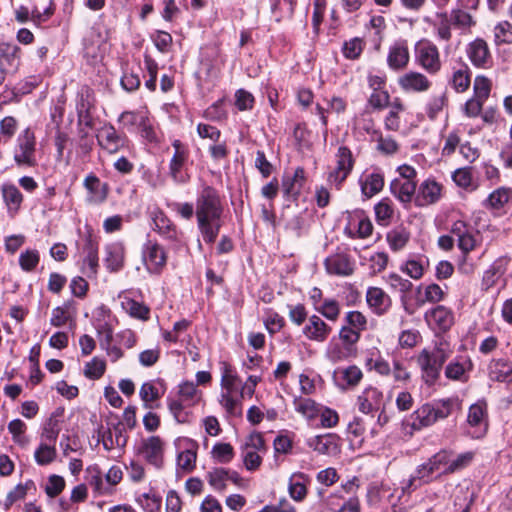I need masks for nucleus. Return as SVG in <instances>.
<instances>
[{
    "mask_svg": "<svg viewBox=\"0 0 512 512\" xmlns=\"http://www.w3.org/2000/svg\"><path fill=\"white\" fill-rule=\"evenodd\" d=\"M425 320L434 329L445 332L453 325L454 317L450 309L438 305L425 313Z\"/></svg>",
    "mask_w": 512,
    "mask_h": 512,
    "instance_id": "obj_27",
    "label": "nucleus"
},
{
    "mask_svg": "<svg viewBox=\"0 0 512 512\" xmlns=\"http://www.w3.org/2000/svg\"><path fill=\"white\" fill-rule=\"evenodd\" d=\"M13 158L17 165L34 167L36 159V137L31 128L24 129L17 137L13 151Z\"/></svg>",
    "mask_w": 512,
    "mask_h": 512,
    "instance_id": "obj_6",
    "label": "nucleus"
},
{
    "mask_svg": "<svg viewBox=\"0 0 512 512\" xmlns=\"http://www.w3.org/2000/svg\"><path fill=\"white\" fill-rule=\"evenodd\" d=\"M286 229L293 233L296 237H301L308 230V222L306 219V212L303 211L290 220L285 225Z\"/></svg>",
    "mask_w": 512,
    "mask_h": 512,
    "instance_id": "obj_63",
    "label": "nucleus"
},
{
    "mask_svg": "<svg viewBox=\"0 0 512 512\" xmlns=\"http://www.w3.org/2000/svg\"><path fill=\"white\" fill-rule=\"evenodd\" d=\"M441 197V185L435 180L427 179L419 186L415 196V203L418 206H425L436 203Z\"/></svg>",
    "mask_w": 512,
    "mask_h": 512,
    "instance_id": "obj_31",
    "label": "nucleus"
},
{
    "mask_svg": "<svg viewBox=\"0 0 512 512\" xmlns=\"http://www.w3.org/2000/svg\"><path fill=\"white\" fill-rule=\"evenodd\" d=\"M213 459L221 464H227L234 458V449L229 443H217L211 450Z\"/></svg>",
    "mask_w": 512,
    "mask_h": 512,
    "instance_id": "obj_60",
    "label": "nucleus"
},
{
    "mask_svg": "<svg viewBox=\"0 0 512 512\" xmlns=\"http://www.w3.org/2000/svg\"><path fill=\"white\" fill-rule=\"evenodd\" d=\"M345 232L350 238L365 239L371 236L373 232V224L371 220L363 214V212H357L350 218L349 223L345 228Z\"/></svg>",
    "mask_w": 512,
    "mask_h": 512,
    "instance_id": "obj_29",
    "label": "nucleus"
},
{
    "mask_svg": "<svg viewBox=\"0 0 512 512\" xmlns=\"http://www.w3.org/2000/svg\"><path fill=\"white\" fill-rule=\"evenodd\" d=\"M451 350L446 342L435 343L433 348L422 349L416 357V363L421 371L422 381L433 386L439 380L441 370L445 362L449 359Z\"/></svg>",
    "mask_w": 512,
    "mask_h": 512,
    "instance_id": "obj_3",
    "label": "nucleus"
},
{
    "mask_svg": "<svg viewBox=\"0 0 512 512\" xmlns=\"http://www.w3.org/2000/svg\"><path fill=\"white\" fill-rule=\"evenodd\" d=\"M206 479L209 485L216 491H224L227 482H232L236 486L243 485V478L235 470L224 467H213L206 473Z\"/></svg>",
    "mask_w": 512,
    "mask_h": 512,
    "instance_id": "obj_16",
    "label": "nucleus"
},
{
    "mask_svg": "<svg viewBox=\"0 0 512 512\" xmlns=\"http://www.w3.org/2000/svg\"><path fill=\"white\" fill-rule=\"evenodd\" d=\"M7 428L9 433L12 435L13 441L16 444L21 446L27 444L28 440L24 435L27 430V425L25 424L24 421H22L21 419H14L9 422Z\"/></svg>",
    "mask_w": 512,
    "mask_h": 512,
    "instance_id": "obj_64",
    "label": "nucleus"
},
{
    "mask_svg": "<svg viewBox=\"0 0 512 512\" xmlns=\"http://www.w3.org/2000/svg\"><path fill=\"white\" fill-rule=\"evenodd\" d=\"M374 211H375L376 221L379 225H382V226L389 225V223L393 217V214H394V209H393L389 199L385 198V199H382L380 202H378L374 206Z\"/></svg>",
    "mask_w": 512,
    "mask_h": 512,
    "instance_id": "obj_51",
    "label": "nucleus"
},
{
    "mask_svg": "<svg viewBox=\"0 0 512 512\" xmlns=\"http://www.w3.org/2000/svg\"><path fill=\"white\" fill-rule=\"evenodd\" d=\"M57 455L54 444L41 442L39 447L35 450L34 458L38 465L45 466L52 463Z\"/></svg>",
    "mask_w": 512,
    "mask_h": 512,
    "instance_id": "obj_48",
    "label": "nucleus"
},
{
    "mask_svg": "<svg viewBox=\"0 0 512 512\" xmlns=\"http://www.w3.org/2000/svg\"><path fill=\"white\" fill-rule=\"evenodd\" d=\"M467 422L472 428L476 429L470 432L473 438H480L484 435L487 430L486 405L480 402L471 405L468 411Z\"/></svg>",
    "mask_w": 512,
    "mask_h": 512,
    "instance_id": "obj_30",
    "label": "nucleus"
},
{
    "mask_svg": "<svg viewBox=\"0 0 512 512\" xmlns=\"http://www.w3.org/2000/svg\"><path fill=\"white\" fill-rule=\"evenodd\" d=\"M492 83L491 80L483 75H478L473 83V97L485 102L490 95Z\"/></svg>",
    "mask_w": 512,
    "mask_h": 512,
    "instance_id": "obj_61",
    "label": "nucleus"
},
{
    "mask_svg": "<svg viewBox=\"0 0 512 512\" xmlns=\"http://www.w3.org/2000/svg\"><path fill=\"white\" fill-rule=\"evenodd\" d=\"M449 83L457 93L465 92L471 83L469 68L466 66L455 70Z\"/></svg>",
    "mask_w": 512,
    "mask_h": 512,
    "instance_id": "obj_50",
    "label": "nucleus"
},
{
    "mask_svg": "<svg viewBox=\"0 0 512 512\" xmlns=\"http://www.w3.org/2000/svg\"><path fill=\"white\" fill-rule=\"evenodd\" d=\"M466 54L472 65L480 69H489L493 65V57L488 43L482 38L471 41L466 48Z\"/></svg>",
    "mask_w": 512,
    "mask_h": 512,
    "instance_id": "obj_12",
    "label": "nucleus"
},
{
    "mask_svg": "<svg viewBox=\"0 0 512 512\" xmlns=\"http://www.w3.org/2000/svg\"><path fill=\"white\" fill-rule=\"evenodd\" d=\"M448 18L451 20L452 25L459 29H468L475 25L471 14L460 7L452 9L450 14H448Z\"/></svg>",
    "mask_w": 512,
    "mask_h": 512,
    "instance_id": "obj_49",
    "label": "nucleus"
},
{
    "mask_svg": "<svg viewBox=\"0 0 512 512\" xmlns=\"http://www.w3.org/2000/svg\"><path fill=\"white\" fill-rule=\"evenodd\" d=\"M331 332L332 327L317 314L311 315L302 329V333L306 339L318 343L325 342Z\"/></svg>",
    "mask_w": 512,
    "mask_h": 512,
    "instance_id": "obj_20",
    "label": "nucleus"
},
{
    "mask_svg": "<svg viewBox=\"0 0 512 512\" xmlns=\"http://www.w3.org/2000/svg\"><path fill=\"white\" fill-rule=\"evenodd\" d=\"M98 145L109 154H115L128 146L125 134L117 132L110 124L101 127L97 133Z\"/></svg>",
    "mask_w": 512,
    "mask_h": 512,
    "instance_id": "obj_10",
    "label": "nucleus"
},
{
    "mask_svg": "<svg viewBox=\"0 0 512 512\" xmlns=\"http://www.w3.org/2000/svg\"><path fill=\"white\" fill-rule=\"evenodd\" d=\"M295 410L309 420L316 418L320 413V406L310 398H296Z\"/></svg>",
    "mask_w": 512,
    "mask_h": 512,
    "instance_id": "obj_47",
    "label": "nucleus"
},
{
    "mask_svg": "<svg viewBox=\"0 0 512 512\" xmlns=\"http://www.w3.org/2000/svg\"><path fill=\"white\" fill-rule=\"evenodd\" d=\"M151 219L153 222V230L156 231L164 239L180 242L182 232L178 230L177 226L161 209H155L151 212Z\"/></svg>",
    "mask_w": 512,
    "mask_h": 512,
    "instance_id": "obj_18",
    "label": "nucleus"
},
{
    "mask_svg": "<svg viewBox=\"0 0 512 512\" xmlns=\"http://www.w3.org/2000/svg\"><path fill=\"white\" fill-rule=\"evenodd\" d=\"M512 197V189L508 187H500L494 190L484 200L483 206L489 209H501Z\"/></svg>",
    "mask_w": 512,
    "mask_h": 512,
    "instance_id": "obj_39",
    "label": "nucleus"
},
{
    "mask_svg": "<svg viewBox=\"0 0 512 512\" xmlns=\"http://www.w3.org/2000/svg\"><path fill=\"white\" fill-rule=\"evenodd\" d=\"M451 20L448 18L447 13L437 14V20L433 23V29L436 36L443 41H450L452 38Z\"/></svg>",
    "mask_w": 512,
    "mask_h": 512,
    "instance_id": "obj_53",
    "label": "nucleus"
},
{
    "mask_svg": "<svg viewBox=\"0 0 512 512\" xmlns=\"http://www.w3.org/2000/svg\"><path fill=\"white\" fill-rule=\"evenodd\" d=\"M190 405L191 403L185 404L182 399H168L169 411L178 423L189 422L190 413L186 410V407Z\"/></svg>",
    "mask_w": 512,
    "mask_h": 512,
    "instance_id": "obj_54",
    "label": "nucleus"
},
{
    "mask_svg": "<svg viewBox=\"0 0 512 512\" xmlns=\"http://www.w3.org/2000/svg\"><path fill=\"white\" fill-rule=\"evenodd\" d=\"M316 312L327 320L335 322L340 316L341 306L336 299L325 298L323 304L317 308Z\"/></svg>",
    "mask_w": 512,
    "mask_h": 512,
    "instance_id": "obj_55",
    "label": "nucleus"
},
{
    "mask_svg": "<svg viewBox=\"0 0 512 512\" xmlns=\"http://www.w3.org/2000/svg\"><path fill=\"white\" fill-rule=\"evenodd\" d=\"M271 12L275 20L280 22L284 17L291 18L294 14L297 0H270Z\"/></svg>",
    "mask_w": 512,
    "mask_h": 512,
    "instance_id": "obj_42",
    "label": "nucleus"
},
{
    "mask_svg": "<svg viewBox=\"0 0 512 512\" xmlns=\"http://www.w3.org/2000/svg\"><path fill=\"white\" fill-rule=\"evenodd\" d=\"M1 194L8 216L14 218L19 213L23 202L21 191L14 184L5 183L1 186Z\"/></svg>",
    "mask_w": 512,
    "mask_h": 512,
    "instance_id": "obj_32",
    "label": "nucleus"
},
{
    "mask_svg": "<svg viewBox=\"0 0 512 512\" xmlns=\"http://www.w3.org/2000/svg\"><path fill=\"white\" fill-rule=\"evenodd\" d=\"M364 48V40L360 37H354L343 43L342 54L346 59L356 60L361 56Z\"/></svg>",
    "mask_w": 512,
    "mask_h": 512,
    "instance_id": "obj_52",
    "label": "nucleus"
},
{
    "mask_svg": "<svg viewBox=\"0 0 512 512\" xmlns=\"http://www.w3.org/2000/svg\"><path fill=\"white\" fill-rule=\"evenodd\" d=\"M389 247L392 251L402 250L410 239V233L405 228H395L387 233L386 236Z\"/></svg>",
    "mask_w": 512,
    "mask_h": 512,
    "instance_id": "obj_44",
    "label": "nucleus"
},
{
    "mask_svg": "<svg viewBox=\"0 0 512 512\" xmlns=\"http://www.w3.org/2000/svg\"><path fill=\"white\" fill-rule=\"evenodd\" d=\"M84 252L85 257L83 259V265L88 268L86 273L88 276L95 275L97 273L99 261L98 245L91 238H88L84 246Z\"/></svg>",
    "mask_w": 512,
    "mask_h": 512,
    "instance_id": "obj_40",
    "label": "nucleus"
},
{
    "mask_svg": "<svg viewBox=\"0 0 512 512\" xmlns=\"http://www.w3.org/2000/svg\"><path fill=\"white\" fill-rule=\"evenodd\" d=\"M21 49L16 44L0 42V71L8 75L15 74L20 66Z\"/></svg>",
    "mask_w": 512,
    "mask_h": 512,
    "instance_id": "obj_21",
    "label": "nucleus"
},
{
    "mask_svg": "<svg viewBox=\"0 0 512 512\" xmlns=\"http://www.w3.org/2000/svg\"><path fill=\"white\" fill-rule=\"evenodd\" d=\"M122 308L133 318L146 321L149 319L150 309L142 302L125 297L121 303Z\"/></svg>",
    "mask_w": 512,
    "mask_h": 512,
    "instance_id": "obj_41",
    "label": "nucleus"
},
{
    "mask_svg": "<svg viewBox=\"0 0 512 512\" xmlns=\"http://www.w3.org/2000/svg\"><path fill=\"white\" fill-rule=\"evenodd\" d=\"M448 103L447 92L433 94L426 104V114L429 119L434 120Z\"/></svg>",
    "mask_w": 512,
    "mask_h": 512,
    "instance_id": "obj_45",
    "label": "nucleus"
},
{
    "mask_svg": "<svg viewBox=\"0 0 512 512\" xmlns=\"http://www.w3.org/2000/svg\"><path fill=\"white\" fill-rule=\"evenodd\" d=\"M338 336L343 344V347L348 352H351L355 349L356 344L361 338V334L359 332L345 324L340 328Z\"/></svg>",
    "mask_w": 512,
    "mask_h": 512,
    "instance_id": "obj_57",
    "label": "nucleus"
},
{
    "mask_svg": "<svg viewBox=\"0 0 512 512\" xmlns=\"http://www.w3.org/2000/svg\"><path fill=\"white\" fill-rule=\"evenodd\" d=\"M344 324L360 334L367 329L368 321L360 311H348L344 317Z\"/></svg>",
    "mask_w": 512,
    "mask_h": 512,
    "instance_id": "obj_62",
    "label": "nucleus"
},
{
    "mask_svg": "<svg viewBox=\"0 0 512 512\" xmlns=\"http://www.w3.org/2000/svg\"><path fill=\"white\" fill-rule=\"evenodd\" d=\"M398 85L405 92L422 93L430 89L431 81L423 73L410 71L398 78Z\"/></svg>",
    "mask_w": 512,
    "mask_h": 512,
    "instance_id": "obj_25",
    "label": "nucleus"
},
{
    "mask_svg": "<svg viewBox=\"0 0 512 512\" xmlns=\"http://www.w3.org/2000/svg\"><path fill=\"white\" fill-rule=\"evenodd\" d=\"M474 458V453L471 451L458 454L454 457L449 456V465L442 471L443 474H453L470 465Z\"/></svg>",
    "mask_w": 512,
    "mask_h": 512,
    "instance_id": "obj_46",
    "label": "nucleus"
},
{
    "mask_svg": "<svg viewBox=\"0 0 512 512\" xmlns=\"http://www.w3.org/2000/svg\"><path fill=\"white\" fill-rule=\"evenodd\" d=\"M494 42L497 46L512 43V24L501 21L494 27Z\"/></svg>",
    "mask_w": 512,
    "mask_h": 512,
    "instance_id": "obj_59",
    "label": "nucleus"
},
{
    "mask_svg": "<svg viewBox=\"0 0 512 512\" xmlns=\"http://www.w3.org/2000/svg\"><path fill=\"white\" fill-rule=\"evenodd\" d=\"M398 176L390 183L391 194L405 206L415 199L417 172L414 167L403 164L397 168Z\"/></svg>",
    "mask_w": 512,
    "mask_h": 512,
    "instance_id": "obj_4",
    "label": "nucleus"
},
{
    "mask_svg": "<svg viewBox=\"0 0 512 512\" xmlns=\"http://www.w3.org/2000/svg\"><path fill=\"white\" fill-rule=\"evenodd\" d=\"M138 454L150 465L162 468L164 462V442L159 436H150L141 441Z\"/></svg>",
    "mask_w": 512,
    "mask_h": 512,
    "instance_id": "obj_11",
    "label": "nucleus"
},
{
    "mask_svg": "<svg viewBox=\"0 0 512 512\" xmlns=\"http://www.w3.org/2000/svg\"><path fill=\"white\" fill-rule=\"evenodd\" d=\"M363 377V371L355 364L338 367L333 374L335 385L342 391L356 389Z\"/></svg>",
    "mask_w": 512,
    "mask_h": 512,
    "instance_id": "obj_13",
    "label": "nucleus"
},
{
    "mask_svg": "<svg viewBox=\"0 0 512 512\" xmlns=\"http://www.w3.org/2000/svg\"><path fill=\"white\" fill-rule=\"evenodd\" d=\"M127 441L126 429L121 422L113 424L102 436L103 447L107 451H111L114 447L124 448Z\"/></svg>",
    "mask_w": 512,
    "mask_h": 512,
    "instance_id": "obj_34",
    "label": "nucleus"
},
{
    "mask_svg": "<svg viewBox=\"0 0 512 512\" xmlns=\"http://www.w3.org/2000/svg\"><path fill=\"white\" fill-rule=\"evenodd\" d=\"M383 401V393L373 386H368L357 396L356 405L360 412L372 414L379 411Z\"/></svg>",
    "mask_w": 512,
    "mask_h": 512,
    "instance_id": "obj_24",
    "label": "nucleus"
},
{
    "mask_svg": "<svg viewBox=\"0 0 512 512\" xmlns=\"http://www.w3.org/2000/svg\"><path fill=\"white\" fill-rule=\"evenodd\" d=\"M83 185L98 199L99 202L106 200L108 195V186L106 183H101L100 179L93 173L86 176Z\"/></svg>",
    "mask_w": 512,
    "mask_h": 512,
    "instance_id": "obj_43",
    "label": "nucleus"
},
{
    "mask_svg": "<svg viewBox=\"0 0 512 512\" xmlns=\"http://www.w3.org/2000/svg\"><path fill=\"white\" fill-rule=\"evenodd\" d=\"M105 371V361L98 357H94L91 361L85 364L83 374L90 380H98L104 375Z\"/></svg>",
    "mask_w": 512,
    "mask_h": 512,
    "instance_id": "obj_58",
    "label": "nucleus"
},
{
    "mask_svg": "<svg viewBox=\"0 0 512 512\" xmlns=\"http://www.w3.org/2000/svg\"><path fill=\"white\" fill-rule=\"evenodd\" d=\"M366 302L372 312L382 316L392 305L391 297L380 287H369L366 292Z\"/></svg>",
    "mask_w": 512,
    "mask_h": 512,
    "instance_id": "obj_26",
    "label": "nucleus"
},
{
    "mask_svg": "<svg viewBox=\"0 0 512 512\" xmlns=\"http://www.w3.org/2000/svg\"><path fill=\"white\" fill-rule=\"evenodd\" d=\"M166 384L163 379L148 381L142 384L139 396L146 408H152V402L158 401L166 392Z\"/></svg>",
    "mask_w": 512,
    "mask_h": 512,
    "instance_id": "obj_35",
    "label": "nucleus"
},
{
    "mask_svg": "<svg viewBox=\"0 0 512 512\" xmlns=\"http://www.w3.org/2000/svg\"><path fill=\"white\" fill-rule=\"evenodd\" d=\"M415 63L430 75H436L442 68L438 47L427 39H421L414 47Z\"/></svg>",
    "mask_w": 512,
    "mask_h": 512,
    "instance_id": "obj_5",
    "label": "nucleus"
},
{
    "mask_svg": "<svg viewBox=\"0 0 512 512\" xmlns=\"http://www.w3.org/2000/svg\"><path fill=\"white\" fill-rule=\"evenodd\" d=\"M306 444L320 455L337 456L341 452V438L334 433L310 437L307 439Z\"/></svg>",
    "mask_w": 512,
    "mask_h": 512,
    "instance_id": "obj_14",
    "label": "nucleus"
},
{
    "mask_svg": "<svg viewBox=\"0 0 512 512\" xmlns=\"http://www.w3.org/2000/svg\"><path fill=\"white\" fill-rule=\"evenodd\" d=\"M385 281L391 290L400 293V303L403 310L408 315H413L416 311V308L410 303L408 297V293H410L413 289V283L395 272L389 273L386 276Z\"/></svg>",
    "mask_w": 512,
    "mask_h": 512,
    "instance_id": "obj_17",
    "label": "nucleus"
},
{
    "mask_svg": "<svg viewBox=\"0 0 512 512\" xmlns=\"http://www.w3.org/2000/svg\"><path fill=\"white\" fill-rule=\"evenodd\" d=\"M324 266L329 275L347 277L354 273L355 262L350 254L335 252L325 259Z\"/></svg>",
    "mask_w": 512,
    "mask_h": 512,
    "instance_id": "obj_15",
    "label": "nucleus"
},
{
    "mask_svg": "<svg viewBox=\"0 0 512 512\" xmlns=\"http://www.w3.org/2000/svg\"><path fill=\"white\" fill-rule=\"evenodd\" d=\"M309 477L302 472H295L289 478L288 491L289 495L295 501H302L307 495L306 482Z\"/></svg>",
    "mask_w": 512,
    "mask_h": 512,
    "instance_id": "obj_38",
    "label": "nucleus"
},
{
    "mask_svg": "<svg viewBox=\"0 0 512 512\" xmlns=\"http://www.w3.org/2000/svg\"><path fill=\"white\" fill-rule=\"evenodd\" d=\"M473 369V362L466 354L455 356L445 367V377L449 380L467 382L469 373Z\"/></svg>",
    "mask_w": 512,
    "mask_h": 512,
    "instance_id": "obj_19",
    "label": "nucleus"
},
{
    "mask_svg": "<svg viewBox=\"0 0 512 512\" xmlns=\"http://www.w3.org/2000/svg\"><path fill=\"white\" fill-rule=\"evenodd\" d=\"M433 474L434 472L430 470V466L427 462L421 464L416 469L414 475L411 476L408 487L417 488L418 486L431 482L433 480Z\"/></svg>",
    "mask_w": 512,
    "mask_h": 512,
    "instance_id": "obj_56",
    "label": "nucleus"
},
{
    "mask_svg": "<svg viewBox=\"0 0 512 512\" xmlns=\"http://www.w3.org/2000/svg\"><path fill=\"white\" fill-rule=\"evenodd\" d=\"M174 153L169 162V176L176 184H185L190 180L187 163L190 156L186 144L176 139L172 142Z\"/></svg>",
    "mask_w": 512,
    "mask_h": 512,
    "instance_id": "obj_7",
    "label": "nucleus"
},
{
    "mask_svg": "<svg viewBox=\"0 0 512 512\" xmlns=\"http://www.w3.org/2000/svg\"><path fill=\"white\" fill-rule=\"evenodd\" d=\"M355 160L351 150L347 146H340L336 153V166L328 173L327 182L336 190L342 188L354 168Z\"/></svg>",
    "mask_w": 512,
    "mask_h": 512,
    "instance_id": "obj_8",
    "label": "nucleus"
},
{
    "mask_svg": "<svg viewBox=\"0 0 512 512\" xmlns=\"http://www.w3.org/2000/svg\"><path fill=\"white\" fill-rule=\"evenodd\" d=\"M75 313L76 311L74 301H65L63 305L55 307L52 310L50 324L54 327H62L66 323L74 320Z\"/></svg>",
    "mask_w": 512,
    "mask_h": 512,
    "instance_id": "obj_37",
    "label": "nucleus"
},
{
    "mask_svg": "<svg viewBox=\"0 0 512 512\" xmlns=\"http://www.w3.org/2000/svg\"><path fill=\"white\" fill-rule=\"evenodd\" d=\"M307 177L303 167H297L292 175L285 174L282 178V190L285 197L296 201L306 183Z\"/></svg>",
    "mask_w": 512,
    "mask_h": 512,
    "instance_id": "obj_23",
    "label": "nucleus"
},
{
    "mask_svg": "<svg viewBox=\"0 0 512 512\" xmlns=\"http://www.w3.org/2000/svg\"><path fill=\"white\" fill-rule=\"evenodd\" d=\"M223 210L218 191L212 186L203 185L197 194L195 215L198 229L207 244H213L219 235Z\"/></svg>",
    "mask_w": 512,
    "mask_h": 512,
    "instance_id": "obj_1",
    "label": "nucleus"
},
{
    "mask_svg": "<svg viewBox=\"0 0 512 512\" xmlns=\"http://www.w3.org/2000/svg\"><path fill=\"white\" fill-rule=\"evenodd\" d=\"M125 246L121 242H113L105 247L104 263L110 272H117L124 266Z\"/></svg>",
    "mask_w": 512,
    "mask_h": 512,
    "instance_id": "obj_33",
    "label": "nucleus"
},
{
    "mask_svg": "<svg viewBox=\"0 0 512 512\" xmlns=\"http://www.w3.org/2000/svg\"><path fill=\"white\" fill-rule=\"evenodd\" d=\"M410 60L408 43L406 40H399L390 46L387 64L393 70H402L407 67Z\"/></svg>",
    "mask_w": 512,
    "mask_h": 512,
    "instance_id": "obj_28",
    "label": "nucleus"
},
{
    "mask_svg": "<svg viewBox=\"0 0 512 512\" xmlns=\"http://www.w3.org/2000/svg\"><path fill=\"white\" fill-rule=\"evenodd\" d=\"M142 259L146 270L150 274L159 275L167 263V254L157 241L147 240L143 245Z\"/></svg>",
    "mask_w": 512,
    "mask_h": 512,
    "instance_id": "obj_9",
    "label": "nucleus"
},
{
    "mask_svg": "<svg viewBox=\"0 0 512 512\" xmlns=\"http://www.w3.org/2000/svg\"><path fill=\"white\" fill-rule=\"evenodd\" d=\"M361 193L366 198L378 194L384 187V173L378 167L366 170L359 178Z\"/></svg>",
    "mask_w": 512,
    "mask_h": 512,
    "instance_id": "obj_22",
    "label": "nucleus"
},
{
    "mask_svg": "<svg viewBox=\"0 0 512 512\" xmlns=\"http://www.w3.org/2000/svg\"><path fill=\"white\" fill-rule=\"evenodd\" d=\"M489 377L493 381L512 382V361L493 359L489 364Z\"/></svg>",
    "mask_w": 512,
    "mask_h": 512,
    "instance_id": "obj_36",
    "label": "nucleus"
},
{
    "mask_svg": "<svg viewBox=\"0 0 512 512\" xmlns=\"http://www.w3.org/2000/svg\"><path fill=\"white\" fill-rule=\"evenodd\" d=\"M459 410H461V401L457 396L434 400L421 405L410 415V426L413 430H421L448 418Z\"/></svg>",
    "mask_w": 512,
    "mask_h": 512,
    "instance_id": "obj_2",
    "label": "nucleus"
}]
</instances>
